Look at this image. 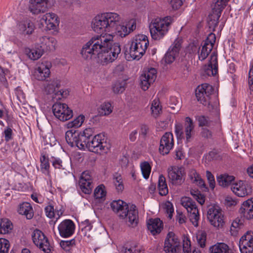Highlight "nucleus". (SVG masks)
I'll return each mask as SVG.
<instances>
[{"label":"nucleus","mask_w":253,"mask_h":253,"mask_svg":"<svg viewBox=\"0 0 253 253\" xmlns=\"http://www.w3.org/2000/svg\"><path fill=\"white\" fill-rule=\"evenodd\" d=\"M181 204L187 210L189 219L193 225L197 227L199 219V213L195 202L190 198L185 197L181 198Z\"/></svg>","instance_id":"nucleus-6"},{"label":"nucleus","mask_w":253,"mask_h":253,"mask_svg":"<svg viewBox=\"0 0 253 253\" xmlns=\"http://www.w3.org/2000/svg\"><path fill=\"white\" fill-rule=\"evenodd\" d=\"M226 4L217 0L215 3L212 6V11L213 14L216 16H220L221 11L226 6Z\"/></svg>","instance_id":"nucleus-42"},{"label":"nucleus","mask_w":253,"mask_h":253,"mask_svg":"<svg viewBox=\"0 0 253 253\" xmlns=\"http://www.w3.org/2000/svg\"><path fill=\"white\" fill-rule=\"evenodd\" d=\"M100 116H107L112 112V107L109 102H104L98 109Z\"/></svg>","instance_id":"nucleus-39"},{"label":"nucleus","mask_w":253,"mask_h":253,"mask_svg":"<svg viewBox=\"0 0 253 253\" xmlns=\"http://www.w3.org/2000/svg\"><path fill=\"white\" fill-rule=\"evenodd\" d=\"M213 90V87L208 84H203L199 85L195 90L197 100L205 106L210 105V96Z\"/></svg>","instance_id":"nucleus-8"},{"label":"nucleus","mask_w":253,"mask_h":253,"mask_svg":"<svg viewBox=\"0 0 253 253\" xmlns=\"http://www.w3.org/2000/svg\"><path fill=\"white\" fill-rule=\"evenodd\" d=\"M113 182L118 192L122 191L124 188L122 176L118 173L113 175Z\"/></svg>","instance_id":"nucleus-43"},{"label":"nucleus","mask_w":253,"mask_h":253,"mask_svg":"<svg viewBox=\"0 0 253 253\" xmlns=\"http://www.w3.org/2000/svg\"><path fill=\"white\" fill-rule=\"evenodd\" d=\"M149 45L148 38L144 35H138L132 40L129 53L134 59H139L145 53Z\"/></svg>","instance_id":"nucleus-4"},{"label":"nucleus","mask_w":253,"mask_h":253,"mask_svg":"<svg viewBox=\"0 0 253 253\" xmlns=\"http://www.w3.org/2000/svg\"><path fill=\"white\" fill-rule=\"evenodd\" d=\"M44 91L47 94L55 93V95H60L57 99H60L61 97H66L68 93L62 90L57 91L60 86L59 82L57 80L46 81L43 84Z\"/></svg>","instance_id":"nucleus-16"},{"label":"nucleus","mask_w":253,"mask_h":253,"mask_svg":"<svg viewBox=\"0 0 253 253\" xmlns=\"http://www.w3.org/2000/svg\"><path fill=\"white\" fill-rule=\"evenodd\" d=\"M103 185L98 186L94 190V196L96 199H101L106 196V192Z\"/></svg>","instance_id":"nucleus-50"},{"label":"nucleus","mask_w":253,"mask_h":253,"mask_svg":"<svg viewBox=\"0 0 253 253\" xmlns=\"http://www.w3.org/2000/svg\"><path fill=\"white\" fill-rule=\"evenodd\" d=\"M158 188L159 191V194L161 196H166L167 194H168V186L166 183V178L163 175L159 176Z\"/></svg>","instance_id":"nucleus-38"},{"label":"nucleus","mask_w":253,"mask_h":253,"mask_svg":"<svg viewBox=\"0 0 253 253\" xmlns=\"http://www.w3.org/2000/svg\"><path fill=\"white\" fill-rule=\"evenodd\" d=\"M75 224L70 219L63 221L58 226V230L60 235L63 238H68L72 236L74 233Z\"/></svg>","instance_id":"nucleus-21"},{"label":"nucleus","mask_w":253,"mask_h":253,"mask_svg":"<svg viewBox=\"0 0 253 253\" xmlns=\"http://www.w3.org/2000/svg\"><path fill=\"white\" fill-rule=\"evenodd\" d=\"M184 132L186 135L187 142H189L192 136L194 134V125L192 120L187 117L185 118V123L184 125Z\"/></svg>","instance_id":"nucleus-33"},{"label":"nucleus","mask_w":253,"mask_h":253,"mask_svg":"<svg viewBox=\"0 0 253 253\" xmlns=\"http://www.w3.org/2000/svg\"><path fill=\"white\" fill-rule=\"evenodd\" d=\"M117 17H95L92 21V28L98 33H101L108 27H115Z\"/></svg>","instance_id":"nucleus-7"},{"label":"nucleus","mask_w":253,"mask_h":253,"mask_svg":"<svg viewBox=\"0 0 253 253\" xmlns=\"http://www.w3.org/2000/svg\"><path fill=\"white\" fill-rule=\"evenodd\" d=\"M18 28L22 33L30 35L34 31L35 26L33 23L29 20H26L20 22L18 24Z\"/></svg>","instance_id":"nucleus-32"},{"label":"nucleus","mask_w":253,"mask_h":253,"mask_svg":"<svg viewBox=\"0 0 253 253\" xmlns=\"http://www.w3.org/2000/svg\"><path fill=\"white\" fill-rule=\"evenodd\" d=\"M157 77V71L155 68H151L144 71L140 77V85L144 90H147L153 84Z\"/></svg>","instance_id":"nucleus-13"},{"label":"nucleus","mask_w":253,"mask_h":253,"mask_svg":"<svg viewBox=\"0 0 253 253\" xmlns=\"http://www.w3.org/2000/svg\"><path fill=\"white\" fill-rule=\"evenodd\" d=\"M110 206L112 210L118 213L120 218L126 219V222L129 226L134 227L137 225L138 211L134 205L129 207L126 202L119 200L113 201Z\"/></svg>","instance_id":"nucleus-2"},{"label":"nucleus","mask_w":253,"mask_h":253,"mask_svg":"<svg viewBox=\"0 0 253 253\" xmlns=\"http://www.w3.org/2000/svg\"><path fill=\"white\" fill-rule=\"evenodd\" d=\"M49 66V64L48 63L39 64L37 69L34 72L35 78L39 81L45 80L49 77L50 73Z\"/></svg>","instance_id":"nucleus-25"},{"label":"nucleus","mask_w":253,"mask_h":253,"mask_svg":"<svg viewBox=\"0 0 253 253\" xmlns=\"http://www.w3.org/2000/svg\"><path fill=\"white\" fill-rule=\"evenodd\" d=\"M172 9H179L182 5L183 0H168Z\"/></svg>","instance_id":"nucleus-56"},{"label":"nucleus","mask_w":253,"mask_h":253,"mask_svg":"<svg viewBox=\"0 0 253 253\" xmlns=\"http://www.w3.org/2000/svg\"><path fill=\"white\" fill-rule=\"evenodd\" d=\"M53 166L56 169H60L62 167V161L59 159L52 158L50 160Z\"/></svg>","instance_id":"nucleus-63"},{"label":"nucleus","mask_w":253,"mask_h":253,"mask_svg":"<svg viewBox=\"0 0 253 253\" xmlns=\"http://www.w3.org/2000/svg\"><path fill=\"white\" fill-rule=\"evenodd\" d=\"M204 73L209 76H214L216 75L218 71V64L217 56L211 55L209 64L204 67Z\"/></svg>","instance_id":"nucleus-27"},{"label":"nucleus","mask_w":253,"mask_h":253,"mask_svg":"<svg viewBox=\"0 0 253 253\" xmlns=\"http://www.w3.org/2000/svg\"><path fill=\"white\" fill-rule=\"evenodd\" d=\"M231 189L235 195L240 197H244L252 192L251 187L243 181L233 183Z\"/></svg>","instance_id":"nucleus-19"},{"label":"nucleus","mask_w":253,"mask_h":253,"mask_svg":"<svg viewBox=\"0 0 253 253\" xmlns=\"http://www.w3.org/2000/svg\"><path fill=\"white\" fill-rule=\"evenodd\" d=\"M215 42V36L213 33H211L205 41L200 52H199V59L203 61L205 60L211 51Z\"/></svg>","instance_id":"nucleus-18"},{"label":"nucleus","mask_w":253,"mask_h":253,"mask_svg":"<svg viewBox=\"0 0 253 253\" xmlns=\"http://www.w3.org/2000/svg\"><path fill=\"white\" fill-rule=\"evenodd\" d=\"M41 19V25L46 30H55L59 24V17H45Z\"/></svg>","instance_id":"nucleus-29"},{"label":"nucleus","mask_w":253,"mask_h":253,"mask_svg":"<svg viewBox=\"0 0 253 253\" xmlns=\"http://www.w3.org/2000/svg\"><path fill=\"white\" fill-rule=\"evenodd\" d=\"M243 226L242 221L238 218H236L235 220L233 221L232 223L231 227V231L232 232H237L238 231V229L241 228V226Z\"/></svg>","instance_id":"nucleus-57"},{"label":"nucleus","mask_w":253,"mask_h":253,"mask_svg":"<svg viewBox=\"0 0 253 253\" xmlns=\"http://www.w3.org/2000/svg\"><path fill=\"white\" fill-rule=\"evenodd\" d=\"M17 212L20 214L24 215L28 219L32 218L34 216L33 208L28 202L20 204L17 209Z\"/></svg>","instance_id":"nucleus-31"},{"label":"nucleus","mask_w":253,"mask_h":253,"mask_svg":"<svg viewBox=\"0 0 253 253\" xmlns=\"http://www.w3.org/2000/svg\"><path fill=\"white\" fill-rule=\"evenodd\" d=\"M141 169L144 178H148L150 172L151 167L147 162H144L141 164Z\"/></svg>","instance_id":"nucleus-48"},{"label":"nucleus","mask_w":253,"mask_h":253,"mask_svg":"<svg viewBox=\"0 0 253 253\" xmlns=\"http://www.w3.org/2000/svg\"><path fill=\"white\" fill-rule=\"evenodd\" d=\"M12 223L7 219L1 220L0 223V234H6L12 230Z\"/></svg>","instance_id":"nucleus-40"},{"label":"nucleus","mask_w":253,"mask_h":253,"mask_svg":"<svg viewBox=\"0 0 253 253\" xmlns=\"http://www.w3.org/2000/svg\"><path fill=\"white\" fill-rule=\"evenodd\" d=\"M239 212L247 219H253V197L248 199L242 203Z\"/></svg>","instance_id":"nucleus-23"},{"label":"nucleus","mask_w":253,"mask_h":253,"mask_svg":"<svg viewBox=\"0 0 253 253\" xmlns=\"http://www.w3.org/2000/svg\"><path fill=\"white\" fill-rule=\"evenodd\" d=\"M171 22V17H157L153 19L149 25L152 39L158 40L162 38L168 32Z\"/></svg>","instance_id":"nucleus-3"},{"label":"nucleus","mask_w":253,"mask_h":253,"mask_svg":"<svg viewBox=\"0 0 253 253\" xmlns=\"http://www.w3.org/2000/svg\"><path fill=\"white\" fill-rule=\"evenodd\" d=\"M206 176L208 180L210 188L212 190H213L215 184L214 176L210 171L207 170L206 171Z\"/></svg>","instance_id":"nucleus-54"},{"label":"nucleus","mask_w":253,"mask_h":253,"mask_svg":"<svg viewBox=\"0 0 253 253\" xmlns=\"http://www.w3.org/2000/svg\"><path fill=\"white\" fill-rule=\"evenodd\" d=\"M181 43L179 41H175L169 48L165 55V60L167 63L170 64L174 61L175 58L178 55Z\"/></svg>","instance_id":"nucleus-24"},{"label":"nucleus","mask_w":253,"mask_h":253,"mask_svg":"<svg viewBox=\"0 0 253 253\" xmlns=\"http://www.w3.org/2000/svg\"><path fill=\"white\" fill-rule=\"evenodd\" d=\"M4 138L6 141L12 139V130L10 127H7L4 131Z\"/></svg>","instance_id":"nucleus-62"},{"label":"nucleus","mask_w":253,"mask_h":253,"mask_svg":"<svg viewBox=\"0 0 253 253\" xmlns=\"http://www.w3.org/2000/svg\"><path fill=\"white\" fill-rule=\"evenodd\" d=\"M79 184L81 191L85 194L91 193L93 188L92 180L90 176L86 172H84L81 176Z\"/></svg>","instance_id":"nucleus-22"},{"label":"nucleus","mask_w":253,"mask_h":253,"mask_svg":"<svg viewBox=\"0 0 253 253\" xmlns=\"http://www.w3.org/2000/svg\"><path fill=\"white\" fill-rule=\"evenodd\" d=\"M168 176L172 184L180 185L183 181L181 169L172 168L170 169H169Z\"/></svg>","instance_id":"nucleus-28"},{"label":"nucleus","mask_w":253,"mask_h":253,"mask_svg":"<svg viewBox=\"0 0 253 253\" xmlns=\"http://www.w3.org/2000/svg\"><path fill=\"white\" fill-rule=\"evenodd\" d=\"M117 23L115 25L118 35L122 38L125 37L136 29V22L131 19L126 24L118 25V21L116 20Z\"/></svg>","instance_id":"nucleus-20"},{"label":"nucleus","mask_w":253,"mask_h":253,"mask_svg":"<svg viewBox=\"0 0 253 253\" xmlns=\"http://www.w3.org/2000/svg\"><path fill=\"white\" fill-rule=\"evenodd\" d=\"M163 227V222L159 218L151 219L147 223L148 229L153 235L160 233Z\"/></svg>","instance_id":"nucleus-30"},{"label":"nucleus","mask_w":253,"mask_h":253,"mask_svg":"<svg viewBox=\"0 0 253 253\" xmlns=\"http://www.w3.org/2000/svg\"><path fill=\"white\" fill-rule=\"evenodd\" d=\"M88 139L86 138L82 133H79L75 146L80 149H84L85 147L88 148Z\"/></svg>","instance_id":"nucleus-41"},{"label":"nucleus","mask_w":253,"mask_h":253,"mask_svg":"<svg viewBox=\"0 0 253 253\" xmlns=\"http://www.w3.org/2000/svg\"><path fill=\"white\" fill-rule=\"evenodd\" d=\"M68 106L66 104L55 103L52 106V111L54 115L61 121H66L70 119V115L66 114V117L62 116L63 111L68 109Z\"/></svg>","instance_id":"nucleus-26"},{"label":"nucleus","mask_w":253,"mask_h":253,"mask_svg":"<svg viewBox=\"0 0 253 253\" xmlns=\"http://www.w3.org/2000/svg\"><path fill=\"white\" fill-rule=\"evenodd\" d=\"M33 40L36 42V44L40 46V48L43 51L54 50L57 42L54 38L45 36H38L34 35Z\"/></svg>","instance_id":"nucleus-12"},{"label":"nucleus","mask_w":253,"mask_h":253,"mask_svg":"<svg viewBox=\"0 0 253 253\" xmlns=\"http://www.w3.org/2000/svg\"><path fill=\"white\" fill-rule=\"evenodd\" d=\"M112 39L113 36L110 34L104 36L101 34L93 37L83 46L81 54L86 59H90L93 56L97 57L103 64L112 62L117 58L121 49V47L116 46L112 55H109L106 48L111 45Z\"/></svg>","instance_id":"nucleus-1"},{"label":"nucleus","mask_w":253,"mask_h":253,"mask_svg":"<svg viewBox=\"0 0 253 253\" xmlns=\"http://www.w3.org/2000/svg\"><path fill=\"white\" fill-rule=\"evenodd\" d=\"M32 240L34 243L45 253H50L51 250L48 239L40 230L36 229L32 233Z\"/></svg>","instance_id":"nucleus-10"},{"label":"nucleus","mask_w":253,"mask_h":253,"mask_svg":"<svg viewBox=\"0 0 253 253\" xmlns=\"http://www.w3.org/2000/svg\"><path fill=\"white\" fill-rule=\"evenodd\" d=\"M197 241L198 244L200 245V247L202 248H204L205 247V243L206 241V234L205 232H202L201 234H199L197 236Z\"/></svg>","instance_id":"nucleus-58"},{"label":"nucleus","mask_w":253,"mask_h":253,"mask_svg":"<svg viewBox=\"0 0 253 253\" xmlns=\"http://www.w3.org/2000/svg\"><path fill=\"white\" fill-rule=\"evenodd\" d=\"M53 0H30L29 10L33 14L38 15L47 11Z\"/></svg>","instance_id":"nucleus-11"},{"label":"nucleus","mask_w":253,"mask_h":253,"mask_svg":"<svg viewBox=\"0 0 253 253\" xmlns=\"http://www.w3.org/2000/svg\"><path fill=\"white\" fill-rule=\"evenodd\" d=\"M235 177L228 174H221L217 177V181L220 186L226 187L232 184Z\"/></svg>","instance_id":"nucleus-35"},{"label":"nucleus","mask_w":253,"mask_h":253,"mask_svg":"<svg viewBox=\"0 0 253 253\" xmlns=\"http://www.w3.org/2000/svg\"><path fill=\"white\" fill-rule=\"evenodd\" d=\"M207 218L211 224L217 228L224 224V215L221 209L218 206H211L207 212Z\"/></svg>","instance_id":"nucleus-9"},{"label":"nucleus","mask_w":253,"mask_h":253,"mask_svg":"<svg viewBox=\"0 0 253 253\" xmlns=\"http://www.w3.org/2000/svg\"><path fill=\"white\" fill-rule=\"evenodd\" d=\"M239 248L241 253H253V232L248 231L240 239Z\"/></svg>","instance_id":"nucleus-14"},{"label":"nucleus","mask_w":253,"mask_h":253,"mask_svg":"<svg viewBox=\"0 0 253 253\" xmlns=\"http://www.w3.org/2000/svg\"><path fill=\"white\" fill-rule=\"evenodd\" d=\"M79 132L73 129L68 130L66 132L65 139L67 142L72 147L75 146L77 143Z\"/></svg>","instance_id":"nucleus-36"},{"label":"nucleus","mask_w":253,"mask_h":253,"mask_svg":"<svg viewBox=\"0 0 253 253\" xmlns=\"http://www.w3.org/2000/svg\"><path fill=\"white\" fill-rule=\"evenodd\" d=\"M175 132L178 138L183 137V127L180 124H177L175 126Z\"/></svg>","instance_id":"nucleus-59"},{"label":"nucleus","mask_w":253,"mask_h":253,"mask_svg":"<svg viewBox=\"0 0 253 253\" xmlns=\"http://www.w3.org/2000/svg\"><path fill=\"white\" fill-rule=\"evenodd\" d=\"M126 83L124 81H117L113 85V90L115 93H122L125 90Z\"/></svg>","instance_id":"nucleus-47"},{"label":"nucleus","mask_w":253,"mask_h":253,"mask_svg":"<svg viewBox=\"0 0 253 253\" xmlns=\"http://www.w3.org/2000/svg\"><path fill=\"white\" fill-rule=\"evenodd\" d=\"M84 120V117L83 115H80L74 121L69 122L67 125L68 128L78 127L81 126Z\"/></svg>","instance_id":"nucleus-46"},{"label":"nucleus","mask_w":253,"mask_h":253,"mask_svg":"<svg viewBox=\"0 0 253 253\" xmlns=\"http://www.w3.org/2000/svg\"><path fill=\"white\" fill-rule=\"evenodd\" d=\"M179 242L174 233L169 232L165 241L164 251L166 253H177L179 248Z\"/></svg>","instance_id":"nucleus-15"},{"label":"nucleus","mask_w":253,"mask_h":253,"mask_svg":"<svg viewBox=\"0 0 253 253\" xmlns=\"http://www.w3.org/2000/svg\"><path fill=\"white\" fill-rule=\"evenodd\" d=\"M45 211L46 215L49 218H52L55 216L56 213H57L58 218L60 215L62 214V212L60 211H56L54 210L53 206L50 205L46 206L45 208Z\"/></svg>","instance_id":"nucleus-45"},{"label":"nucleus","mask_w":253,"mask_h":253,"mask_svg":"<svg viewBox=\"0 0 253 253\" xmlns=\"http://www.w3.org/2000/svg\"><path fill=\"white\" fill-rule=\"evenodd\" d=\"M43 52L44 51L41 48L39 50L34 49H31L28 53V56L29 58L32 60H37L41 57Z\"/></svg>","instance_id":"nucleus-49"},{"label":"nucleus","mask_w":253,"mask_h":253,"mask_svg":"<svg viewBox=\"0 0 253 253\" xmlns=\"http://www.w3.org/2000/svg\"><path fill=\"white\" fill-rule=\"evenodd\" d=\"M86 138H89L88 141L90 140L93 137V131L92 128H86L84 132L82 133Z\"/></svg>","instance_id":"nucleus-61"},{"label":"nucleus","mask_w":253,"mask_h":253,"mask_svg":"<svg viewBox=\"0 0 253 253\" xmlns=\"http://www.w3.org/2000/svg\"><path fill=\"white\" fill-rule=\"evenodd\" d=\"M173 145L174 141L172 134L170 132H166L160 140V153L163 155L169 154Z\"/></svg>","instance_id":"nucleus-17"},{"label":"nucleus","mask_w":253,"mask_h":253,"mask_svg":"<svg viewBox=\"0 0 253 253\" xmlns=\"http://www.w3.org/2000/svg\"><path fill=\"white\" fill-rule=\"evenodd\" d=\"M196 120L198 121L200 126H209L210 125V121L209 118L205 116H197Z\"/></svg>","instance_id":"nucleus-53"},{"label":"nucleus","mask_w":253,"mask_h":253,"mask_svg":"<svg viewBox=\"0 0 253 253\" xmlns=\"http://www.w3.org/2000/svg\"><path fill=\"white\" fill-rule=\"evenodd\" d=\"M164 210L168 214V217L171 219L172 217V213L174 211L172 204L169 202H167L164 206Z\"/></svg>","instance_id":"nucleus-55"},{"label":"nucleus","mask_w":253,"mask_h":253,"mask_svg":"<svg viewBox=\"0 0 253 253\" xmlns=\"http://www.w3.org/2000/svg\"><path fill=\"white\" fill-rule=\"evenodd\" d=\"M75 245V239L61 241L60 243L61 247L65 251H68L70 248Z\"/></svg>","instance_id":"nucleus-51"},{"label":"nucleus","mask_w":253,"mask_h":253,"mask_svg":"<svg viewBox=\"0 0 253 253\" xmlns=\"http://www.w3.org/2000/svg\"><path fill=\"white\" fill-rule=\"evenodd\" d=\"M9 248V241L4 238H0V253H7Z\"/></svg>","instance_id":"nucleus-52"},{"label":"nucleus","mask_w":253,"mask_h":253,"mask_svg":"<svg viewBox=\"0 0 253 253\" xmlns=\"http://www.w3.org/2000/svg\"><path fill=\"white\" fill-rule=\"evenodd\" d=\"M189 177L193 183H196L201 187H206V184L196 170L191 169L188 174Z\"/></svg>","instance_id":"nucleus-37"},{"label":"nucleus","mask_w":253,"mask_h":253,"mask_svg":"<svg viewBox=\"0 0 253 253\" xmlns=\"http://www.w3.org/2000/svg\"><path fill=\"white\" fill-rule=\"evenodd\" d=\"M88 141V149L94 153H106L110 148V144L107 142L104 134L102 133L93 136Z\"/></svg>","instance_id":"nucleus-5"},{"label":"nucleus","mask_w":253,"mask_h":253,"mask_svg":"<svg viewBox=\"0 0 253 253\" xmlns=\"http://www.w3.org/2000/svg\"><path fill=\"white\" fill-rule=\"evenodd\" d=\"M211 253H232L228 246L223 243H217L211 247L209 249Z\"/></svg>","instance_id":"nucleus-34"},{"label":"nucleus","mask_w":253,"mask_h":253,"mask_svg":"<svg viewBox=\"0 0 253 253\" xmlns=\"http://www.w3.org/2000/svg\"><path fill=\"white\" fill-rule=\"evenodd\" d=\"M151 109L152 114L155 118H157L162 111L161 106H160V102L158 99H154L151 105Z\"/></svg>","instance_id":"nucleus-44"},{"label":"nucleus","mask_w":253,"mask_h":253,"mask_svg":"<svg viewBox=\"0 0 253 253\" xmlns=\"http://www.w3.org/2000/svg\"><path fill=\"white\" fill-rule=\"evenodd\" d=\"M41 169H44L45 170H47L49 167V164L48 161V159L46 158L45 156H42L41 158Z\"/></svg>","instance_id":"nucleus-60"},{"label":"nucleus","mask_w":253,"mask_h":253,"mask_svg":"<svg viewBox=\"0 0 253 253\" xmlns=\"http://www.w3.org/2000/svg\"><path fill=\"white\" fill-rule=\"evenodd\" d=\"M249 84L250 88L253 90V65L251 68L249 73Z\"/></svg>","instance_id":"nucleus-64"}]
</instances>
